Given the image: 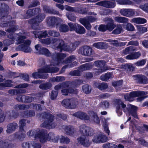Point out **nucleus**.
<instances>
[{"label": "nucleus", "instance_id": "nucleus-1", "mask_svg": "<svg viewBox=\"0 0 148 148\" xmlns=\"http://www.w3.org/2000/svg\"><path fill=\"white\" fill-rule=\"evenodd\" d=\"M26 34L23 31L20 32L16 36V38H14L16 40V44L19 45L22 44L18 46L16 48L18 50H21L25 53H29L32 51V49L29 47L31 41L29 40L25 39L26 38Z\"/></svg>", "mask_w": 148, "mask_h": 148}, {"label": "nucleus", "instance_id": "nucleus-2", "mask_svg": "<svg viewBox=\"0 0 148 148\" xmlns=\"http://www.w3.org/2000/svg\"><path fill=\"white\" fill-rule=\"evenodd\" d=\"M55 42L58 45L57 47L58 48H60V50H63L66 51H69L74 49L80 44L79 42L76 41L74 44H72L71 47L70 45L69 46L66 44H64V42L62 40H58L55 39H51V41L50 38H48L43 39L41 41V42L42 43L47 44H49L50 43H54Z\"/></svg>", "mask_w": 148, "mask_h": 148}, {"label": "nucleus", "instance_id": "nucleus-3", "mask_svg": "<svg viewBox=\"0 0 148 148\" xmlns=\"http://www.w3.org/2000/svg\"><path fill=\"white\" fill-rule=\"evenodd\" d=\"M51 66H47L44 67L43 69L38 70V72L33 73L32 76V77L35 79L38 78H45L47 77V75L45 74V76L43 74L45 73H55L57 72L59 69L57 68H54Z\"/></svg>", "mask_w": 148, "mask_h": 148}, {"label": "nucleus", "instance_id": "nucleus-4", "mask_svg": "<svg viewBox=\"0 0 148 148\" xmlns=\"http://www.w3.org/2000/svg\"><path fill=\"white\" fill-rule=\"evenodd\" d=\"M42 118L46 119V121L43 123L41 126L43 127L49 128H54L56 126V123H52L54 120V116L51 114L45 112L42 114Z\"/></svg>", "mask_w": 148, "mask_h": 148}, {"label": "nucleus", "instance_id": "nucleus-5", "mask_svg": "<svg viewBox=\"0 0 148 148\" xmlns=\"http://www.w3.org/2000/svg\"><path fill=\"white\" fill-rule=\"evenodd\" d=\"M54 134L52 132L47 134L45 131L41 130L35 135V137L36 138L38 139L41 143H44L47 140L52 141Z\"/></svg>", "mask_w": 148, "mask_h": 148}, {"label": "nucleus", "instance_id": "nucleus-6", "mask_svg": "<svg viewBox=\"0 0 148 148\" xmlns=\"http://www.w3.org/2000/svg\"><path fill=\"white\" fill-rule=\"evenodd\" d=\"M113 103L116 107V112L119 115L122 114V108L125 112L126 105L120 99H116L114 100Z\"/></svg>", "mask_w": 148, "mask_h": 148}, {"label": "nucleus", "instance_id": "nucleus-7", "mask_svg": "<svg viewBox=\"0 0 148 148\" xmlns=\"http://www.w3.org/2000/svg\"><path fill=\"white\" fill-rule=\"evenodd\" d=\"M95 65L98 67L101 68L98 70L96 72V75H99L107 70H113L112 68L108 66H104L105 62L102 60H99L95 62L94 63Z\"/></svg>", "mask_w": 148, "mask_h": 148}, {"label": "nucleus", "instance_id": "nucleus-8", "mask_svg": "<svg viewBox=\"0 0 148 148\" xmlns=\"http://www.w3.org/2000/svg\"><path fill=\"white\" fill-rule=\"evenodd\" d=\"M80 131L82 134L87 136H92L94 134V131L92 128L84 125L80 126Z\"/></svg>", "mask_w": 148, "mask_h": 148}, {"label": "nucleus", "instance_id": "nucleus-9", "mask_svg": "<svg viewBox=\"0 0 148 148\" xmlns=\"http://www.w3.org/2000/svg\"><path fill=\"white\" fill-rule=\"evenodd\" d=\"M44 15H40L32 19L29 21L30 24L32 25V27L34 29H36L38 28V23L42 21L45 18Z\"/></svg>", "mask_w": 148, "mask_h": 148}, {"label": "nucleus", "instance_id": "nucleus-10", "mask_svg": "<svg viewBox=\"0 0 148 148\" xmlns=\"http://www.w3.org/2000/svg\"><path fill=\"white\" fill-rule=\"evenodd\" d=\"M143 93H130L129 95L124 96V98L126 100L129 101H132L133 98L138 97L137 98L138 101H140L143 100L145 97L142 96V94Z\"/></svg>", "mask_w": 148, "mask_h": 148}, {"label": "nucleus", "instance_id": "nucleus-11", "mask_svg": "<svg viewBox=\"0 0 148 148\" xmlns=\"http://www.w3.org/2000/svg\"><path fill=\"white\" fill-rule=\"evenodd\" d=\"M107 140V137L101 133L95 136L92 139V141L96 143H104Z\"/></svg>", "mask_w": 148, "mask_h": 148}, {"label": "nucleus", "instance_id": "nucleus-12", "mask_svg": "<svg viewBox=\"0 0 148 148\" xmlns=\"http://www.w3.org/2000/svg\"><path fill=\"white\" fill-rule=\"evenodd\" d=\"M126 109L130 114L134 118H138L136 113V111L138 109V108L137 107L129 104L127 105Z\"/></svg>", "mask_w": 148, "mask_h": 148}, {"label": "nucleus", "instance_id": "nucleus-13", "mask_svg": "<svg viewBox=\"0 0 148 148\" xmlns=\"http://www.w3.org/2000/svg\"><path fill=\"white\" fill-rule=\"evenodd\" d=\"M79 52L83 55L90 56L92 53V49L89 46H84L80 49Z\"/></svg>", "mask_w": 148, "mask_h": 148}, {"label": "nucleus", "instance_id": "nucleus-14", "mask_svg": "<svg viewBox=\"0 0 148 148\" xmlns=\"http://www.w3.org/2000/svg\"><path fill=\"white\" fill-rule=\"evenodd\" d=\"M78 142L85 147H88L90 145L88 138L84 135H82L77 138Z\"/></svg>", "mask_w": 148, "mask_h": 148}, {"label": "nucleus", "instance_id": "nucleus-15", "mask_svg": "<svg viewBox=\"0 0 148 148\" xmlns=\"http://www.w3.org/2000/svg\"><path fill=\"white\" fill-rule=\"evenodd\" d=\"M93 21V20L91 19L90 17L87 18H81L79 19L80 23L84 26L87 29H90L91 27L89 22H92Z\"/></svg>", "mask_w": 148, "mask_h": 148}, {"label": "nucleus", "instance_id": "nucleus-16", "mask_svg": "<svg viewBox=\"0 0 148 148\" xmlns=\"http://www.w3.org/2000/svg\"><path fill=\"white\" fill-rule=\"evenodd\" d=\"M14 146V145L9 140H6L0 141V148H12Z\"/></svg>", "mask_w": 148, "mask_h": 148}, {"label": "nucleus", "instance_id": "nucleus-17", "mask_svg": "<svg viewBox=\"0 0 148 148\" xmlns=\"http://www.w3.org/2000/svg\"><path fill=\"white\" fill-rule=\"evenodd\" d=\"M120 13L122 15L130 16L135 14V11L133 9H123L120 10Z\"/></svg>", "mask_w": 148, "mask_h": 148}, {"label": "nucleus", "instance_id": "nucleus-18", "mask_svg": "<svg viewBox=\"0 0 148 148\" xmlns=\"http://www.w3.org/2000/svg\"><path fill=\"white\" fill-rule=\"evenodd\" d=\"M73 115L82 120H88L89 116L85 113L82 112H78L73 114Z\"/></svg>", "mask_w": 148, "mask_h": 148}, {"label": "nucleus", "instance_id": "nucleus-19", "mask_svg": "<svg viewBox=\"0 0 148 148\" xmlns=\"http://www.w3.org/2000/svg\"><path fill=\"white\" fill-rule=\"evenodd\" d=\"M35 47L36 51L40 53L44 54L47 56L50 55V52L48 49L43 48H41L40 45H36Z\"/></svg>", "mask_w": 148, "mask_h": 148}, {"label": "nucleus", "instance_id": "nucleus-20", "mask_svg": "<svg viewBox=\"0 0 148 148\" xmlns=\"http://www.w3.org/2000/svg\"><path fill=\"white\" fill-rule=\"evenodd\" d=\"M18 127V124L16 123H10L7 126L6 132L9 134L12 133Z\"/></svg>", "mask_w": 148, "mask_h": 148}, {"label": "nucleus", "instance_id": "nucleus-21", "mask_svg": "<svg viewBox=\"0 0 148 148\" xmlns=\"http://www.w3.org/2000/svg\"><path fill=\"white\" fill-rule=\"evenodd\" d=\"M97 4L99 5L110 8H113L115 6V3L106 1H101Z\"/></svg>", "mask_w": 148, "mask_h": 148}, {"label": "nucleus", "instance_id": "nucleus-22", "mask_svg": "<svg viewBox=\"0 0 148 148\" xmlns=\"http://www.w3.org/2000/svg\"><path fill=\"white\" fill-rule=\"evenodd\" d=\"M90 116L93 121L97 124L100 123V120L97 114L93 111H90L89 113Z\"/></svg>", "mask_w": 148, "mask_h": 148}, {"label": "nucleus", "instance_id": "nucleus-23", "mask_svg": "<svg viewBox=\"0 0 148 148\" xmlns=\"http://www.w3.org/2000/svg\"><path fill=\"white\" fill-rule=\"evenodd\" d=\"M65 133L68 135L73 134L75 132V129L74 127L71 126H63Z\"/></svg>", "mask_w": 148, "mask_h": 148}, {"label": "nucleus", "instance_id": "nucleus-24", "mask_svg": "<svg viewBox=\"0 0 148 148\" xmlns=\"http://www.w3.org/2000/svg\"><path fill=\"white\" fill-rule=\"evenodd\" d=\"M93 46L99 49H106L108 47L106 43H103L102 42H99L94 43L93 44Z\"/></svg>", "mask_w": 148, "mask_h": 148}, {"label": "nucleus", "instance_id": "nucleus-25", "mask_svg": "<svg viewBox=\"0 0 148 148\" xmlns=\"http://www.w3.org/2000/svg\"><path fill=\"white\" fill-rule=\"evenodd\" d=\"M140 55V53L138 52L127 56L126 57V58L128 60H133L138 58Z\"/></svg>", "mask_w": 148, "mask_h": 148}, {"label": "nucleus", "instance_id": "nucleus-26", "mask_svg": "<svg viewBox=\"0 0 148 148\" xmlns=\"http://www.w3.org/2000/svg\"><path fill=\"white\" fill-rule=\"evenodd\" d=\"M70 108H75L78 105L79 102L77 100L76 98H72L70 99Z\"/></svg>", "mask_w": 148, "mask_h": 148}, {"label": "nucleus", "instance_id": "nucleus-27", "mask_svg": "<svg viewBox=\"0 0 148 148\" xmlns=\"http://www.w3.org/2000/svg\"><path fill=\"white\" fill-rule=\"evenodd\" d=\"M133 23L136 24H143L146 22V20L143 18H134L132 20Z\"/></svg>", "mask_w": 148, "mask_h": 148}, {"label": "nucleus", "instance_id": "nucleus-28", "mask_svg": "<svg viewBox=\"0 0 148 148\" xmlns=\"http://www.w3.org/2000/svg\"><path fill=\"white\" fill-rule=\"evenodd\" d=\"M12 34L10 35H8V38L10 39H7L4 41V43L7 45H10L14 43V37Z\"/></svg>", "mask_w": 148, "mask_h": 148}, {"label": "nucleus", "instance_id": "nucleus-29", "mask_svg": "<svg viewBox=\"0 0 148 148\" xmlns=\"http://www.w3.org/2000/svg\"><path fill=\"white\" fill-rule=\"evenodd\" d=\"M14 82L11 80H7L5 83L0 84V85L2 87H11L14 85Z\"/></svg>", "mask_w": 148, "mask_h": 148}, {"label": "nucleus", "instance_id": "nucleus-30", "mask_svg": "<svg viewBox=\"0 0 148 148\" xmlns=\"http://www.w3.org/2000/svg\"><path fill=\"white\" fill-rule=\"evenodd\" d=\"M40 11V10L38 8L33 9L32 10H29L27 11V14L28 16H29L35 14H37L38 13H39Z\"/></svg>", "mask_w": 148, "mask_h": 148}, {"label": "nucleus", "instance_id": "nucleus-31", "mask_svg": "<svg viewBox=\"0 0 148 148\" xmlns=\"http://www.w3.org/2000/svg\"><path fill=\"white\" fill-rule=\"evenodd\" d=\"M120 5H132V2L130 0H114Z\"/></svg>", "mask_w": 148, "mask_h": 148}, {"label": "nucleus", "instance_id": "nucleus-32", "mask_svg": "<svg viewBox=\"0 0 148 148\" xmlns=\"http://www.w3.org/2000/svg\"><path fill=\"white\" fill-rule=\"evenodd\" d=\"M114 19L117 22L120 23H126L128 21L127 18L123 17H116Z\"/></svg>", "mask_w": 148, "mask_h": 148}, {"label": "nucleus", "instance_id": "nucleus-33", "mask_svg": "<svg viewBox=\"0 0 148 148\" xmlns=\"http://www.w3.org/2000/svg\"><path fill=\"white\" fill-rule=\"evenodd\" d=\"M14 108L16 110H24L25 109H28L29 108V105H25V104L18 105H15Z\"/></svg>", "mask_w": 148, "mask_h": 148}, {"label": "nucleus", "instance_id": "nucleus-34", "mask_svg": "<svg viewBox=\"0 0 148 148\" xmlns=\"http://www.w3.org/2000/svg\"><path fill=\"white\" fill-rule=\"evenodd\" d=\"M36 33V32H34V35L36 37H37L38 36V38H45L48 35V34L46 31H41L40 32H39L37 34Z\"/></svg>", "mask_w": 148, "mask_h": 148}, {"label": "nucleus", "instance_id": "nucleus-35", "mask_svg": "<svg viewBox=\"0 0 148 148\" xmlns=\"http://www.w3.org/2000/svg\"><path fill=\"white\" fill-rule=\"evenodd\" d=\"M77 27L76 29V32L79 34H82L85 33V29L81 25H77Z\"/></svg>", "mask_w": 148, "mask_h": 148}, {"label": "nucleus", "instance_id": "nucleus-36", "mask_svg": "<svg viewBox=\"0 0 148 148\" xmlns=\"http://www.w3.org/2000/svg\"><path fill=\"white\" fill-rule=\"evenodd\" d=\"M111 77V75L110 73H107L102 75L101 76V79L103 81H106Z\"/></svg>", "mask_w": 148, "mask_h": 148}, {"label": "nucleus", "instance_id": "nucleus-37", "mask_svg": "<svg viewBox=\"0 0 148 148\" xmlns=\"http://www.w3.org/2000/svg\"><path fill=\"white\" fill-rule=\"evenodd\" d=\"M137 30L139 33L143 34L147 32V28L145 27H143L142 25L137 26Z\"/></svg>", "mask_w": 148, "mask_h": 148}, {"label": "nucleus", "instance_id": "nucleus-38", "mask_svg": "<svg viewBox=\"0 0 148 148\" xmlns=\"http://www.w3.org/2000/svg\"><path fill=\"white\" fill-rule=\"evenodd\" d=\"M123 82L122 80H120L114 82H112V84L113 86H114L116 89L119 88L120 89V87L122 85Z\"/></svg>", "mask_w": 148, "mask_h": 148}, {"label": "nucleus", "instance_id": "nucleus-39", "mask_svg": "<svg viewBox=\"0 0 148 148\" xmlns=\"http://www.w3.org/2000/svg\"><path fill=\"white\" fill-rule=\"evenodd\" d=\"M57 27L59 28V30L62 32H66L68 30V27L67 26L65 25H58Z\"/></svg>", "mask_w": 148, "mask_h": 148}, {"label": "nucleus", "instance_id": "nucleus-40", "mask_svg": "<svg viewBox=\"0 0 148 148\" xmlns=\"http://www.w3.org/2000/svg\"><path fill=\"white\" fill-rule=\"evenodd\" d=\"M57 56L56 59V60L57 61V62H62V60L66 56V55L64 54H56Z\"/></svg>", "mask_w": 148, "mask_h": 148}, {"label": "nucleus", "instance_id": "nucleus-41", "mask_svg": "<svg viewBox=\"0 0 148 148\" xmlns=\"http://www.w3.org/2000/svg\"><path fill=\"white\" fill-rule=\"evenodd\" d=\"M70 99L63 100L62 102V105L66 108H70Z\"/></svg>", "mask_w": 148, "mask_h": 148}, {"label": "nucleus", "instance_id": "nucleus-42", "mask_svg": "<svg viewBox=\"0 0 148 148\" xmlns=\"http://www.w3.org/2000/svg\"><path fill=\"white\" fill-rule=\"evenodd\" d=\"M35 115V112L33 111H26L24 112L23 116L27 117H32Z\"/></svg>", "mask_w": 148, "mask_h": 148}, {"label": "nucleus", "instance_id": "nucleus-43", "mask_svg": "<svg viewBox=\"0 0 148 148\" xmlns=\"http://www.w3.org/2000/svg\"><path fill=\"white\" fill-rule=\"evenodd\" d=\"M32 107L33 109L37 111H40L42 110L41 105L39 104H34L33 103L30 104H29V107Z\"/></svg>", "mask_w": 148, "mask_h": 148}, {"label": "nucleus", "instance_id": "nucleus-44", "mask_svg": "<svg viewBox=\"0 0 148 148\" xmlns=\"http://www.w3.org/2000/svg\"><path fill=\"white\" fill-rule=\"evenodd\" d=\"M135 49L133 47L130 46L126 48L123 52V54L124 55H126L129 53L130 52L134 51Z\"/></svg>", "mask_w": 148, "mask_h": 148}, {"label": "nucleus", "instance_id": "nucleus-45", "mask_svg": "<svg viewBox=\"0 0 148 148\" xmlns=\"http://www.w3.org/2000/svg\"><path fill=\"white\" fill-rule=\"evenodd\" d=\"M51 86L50 83H47L41 84L39 86L40 88L42 89H47L49 88Z\"/></svg>", "mask_w": 148, "mask_h": 148}, {"label": "nucleus", "instance_id": "nucleus-46", "mask_svg": "<svg viewBox=\"0 0 148 148\" xmlns=\"http://www.w3.org/2000/svg\"><path fill=\"white\" fill-rule=\"evenodd\" d=\"M15 137L19 140H22L25 137V135L24 134L16 133L15 134Z\"/></svg>", "mask_w": 148, "mask_h": 148}, {"label": "nucleus", "instance_id": "nucleus-47", "mask_svg": "<svg viewBox=\"0 0 148 148\" xmlns=\"http://www.w3.org/2000/svg\"><path fill=\"white\" fill-rule=\"evenodd\" d=\"M20 94V93H17L16 99L20 102H25V100L24 99L25 97V96L24 95L22 96Z\"/></svg>", "mask_w": 148, "mask_h": 148}, {"label": "nucleus", "instance_id": "nucleus-48", "mask_svg": "<svg viewBox=\"0 0 148 148\" xmlns=\"http://www.w3.org/2000/svg\"><path fill=\"white\" fill-rule=\"evenodd\" d=\"M110 106L109 103L107 101H103L101 102L99 106L101 107H104L105 108H108Z\"/></svg>", "mask_w": 148, "mask_h": 148}, {"label": "nucleus", "instance_id": "nucleus-49", "mask_svg": "<svg viewBox=\"0 0 148 148\" xmlns=\"http://www.w3.org/2000/svg\"><path fill=\"white\" fill-rule=\"evenodd\" d=\"M70 142V139L67 137H65L64 136H62L60 139V142L61 143L69 144Z\"/></svg>", "mask_w": 148, "mask_h": 148}, {"label": "nucleus", "instance_id": "nucleus-50", "mask_svg": "<svg viewBox=\"0 0 148 148\" xmlns=\"http://www.w3.org/2000/svg\"><path fill=\"white\" fill-rule=\"evenodd\" d=\"M26 120L25 119L21 120L19 121L20 129L21 130H23V127L26 125Z\"/></svg>", "mask_w": 148, "mask_h": 148}, {"label": "nucleus", "instance_id": "nucleus-51", "mask_svg": "<svg viewBox=\"0 0 148 148\" xmlns=\"http://www.w3.org/2000/svg\"><path fill=\"white\" fill-rule=\"evenodd\" d=\"M107 26V30L112 31L115 27V25L113 24V21L112 20L111 22L108 24Z\"/></svg>", "mask_w": 148, "mask_h": 148}, {"label": "nucleus", "instance_id": "nucleus-52", "mask_svg": "<svg viewBox=\"0 0 148 148\" xmlns=\"http://www.w3.org/2000/svg\"><path fill=\"white\" fill-rule=\"evenodd\" d=\"M98 87L101 90H103L107 88L108 87V85L106 84L103 83L99 84L98 85Z\"/></svg>", "mask_w": 148, "mask_h": 148}, {"label": "nucleus", "instance_id": "nucleus-53", "mask_svg": "<svg viewBox=\"0 0 148 148\" xmlns=\"http://www.w3.org/2000/svg\"><path fill=\"white\" fill-rule=\"evenodd\" d=\"M83 92H91V88L88 85H85L83 86Z\"/></svg>", "mask_w": 148, "mask_h": 148}, {"label": "nucleus", "instance_id": "nucleus-54", "mask_svg": "<svg viewBox=\"0 0 148 148\" xmlns=\"http://www.w3.org/2000/svg\"><path fill=\"white\" fill-rule=\"evenodd\" d=\"M48 34L49 36H58L60 35L59 33L56 32L52 30H50L48 32Z\"/></svg>", "mask_w": 148, "mask_h": 148}, {"label": "nucleus", "instance_id": "nucleus-55", "mask_svg": "<svg viewBox=\"0 0 148 148\" xmlns=\"http://www.w3.org/2000/svg\"><path fill=\"white\" fill-rule=\"evenodd\" d=\"M104 121L105 122H103V125L104 127V130L108 134V135H109L110 133V131L108 129L106 120L104 119Z\"/></svg>", "mask_w": 148, "mask_h": 148}, {"label": "nucleus", "instance_id": "nucleus-56", "mask_svg": "<svg viewBox=\"0 0 148 148\" xmlns=\"http://www.w3.org/2000/svg\"><path fill=\"white\" fill-rule=\"evenodd\" d=\"M5 116L3 111L0 109V123L3 122L5 119Z\"/></svg>", "mask_w": 148, "mask_h": 148}, {"label": "nucleus", "instance_id": "nucleus-57", "mask_svg": "<svg viewBox=\"0 0 148 148\" xmlns=\"http://www.w3.org/2000/svg\"><path fill=\"white\" fill-rule=\"evenodd\" d=\"M115 144L112 143H108L103 145L104 148H115Z\"/></svg>", "mask_w": 148, "mask_h": 148}, {"label": "nucleus", "instance_id": "nucleus-58", "mask_svg": "<svg viewBox=\"0 0 148 148\" xmlns=\"http://www.w3.org/2000/svg\"><path fill=\"white\" fill-rule=\"evenodd\" d=\"M115 144L112 143H108L103 145L104 148H115Z\"/></svg>", "mask_w": 148, "mask_h": 148}, {"label": "nucleus", "instance_id": "nucleus-59", "mask_svg": "<svg viewBox=\"0 0 148 148\" xmlns=\"http://www.w3.org/2000/svg\"><path fill=\"white\" fill-rule=\"evenodd\" d=\"M140 8L143 11L148 12V3L140 5Z\"/></svg>", "mask_w": 148, "mask_h": 148}, {"label": "nucleus", "instance_id": "nucleus-60", "mask_svg": "<svg viewBox=\"0 0 148 148\" xmlns=\"http://www.w3.org/2000/svg\"><path fill=\"white\" fill-rule=\"evenodd\" d=\"M126 29L128 31H132L134 30V28L133 25L128 23L127 25Z\"/></svg>", "mask_w": 148, "mask_h": 148}, {"label": "nucleus", "instance_id": "nucleus-61", "mask_svg": "<svg viewBox=\"0 0 148 148\" xmlns=\"http://www.w3.org/2000/svg\"><path fill=\"white\" fill-rule=\"evenodd\" d=\"M146 62V61L145 60H142L136 63L135 64L138 66H142L145 64Z\"/></svg>", "mask_w": 148, "mask_h": 148}, {"label": "nucleus", "instance_id": "nucleus-62", "mask_svg": "<svg viewBox=\"0 0 148 148\" xmlns=\"http://www.w3.org/2000/svg\"><path fill=\"white\" fill-rule=\"evenodd\" d=\"M65 79L64 77H57L55 78H53L52 80L53 82L62 81Z\"/></svg>", "mask_w": 148, "mask_h": 148}, {"label": "nucleus", "instance_id": "nucleus-63", "mask_svg": "<svg viewBox=\"0 0 148 148\" xmlns=\"http://www.w3.org/2000/svg\"><path fill=\"white\" fill-rule=\"evenodd\" d=\"M69 25L71 28V30H75L76 31V29L77 28V25H78L77 24H73L72 23H69Z\"/></svg>", "mask_w": 148, "mask_h": 148}, {"label": "nucleus", "instance_id": "nucleus-64", "mask_svg": "<svg viewBox=\"0 0 148 148\" xmlns=\"http://www.w3.org/2000/svg\"><path fill=\"white\" fill-rule=\"evenodd\" d=\"M31 144L34 148H41V145L38 143H36L34 141L31 143Z\"/></svg>", "mask_w": 148, "mask_h": 148}]
</instances>
